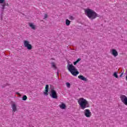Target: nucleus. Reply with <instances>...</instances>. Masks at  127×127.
<instances>
[{"label": "nucleus", "mask_w": 127, "mask_h": 127, "mask_svg": "<svg viewBox=\"0 0 127 127\" xmlns=\"http://www.w3.org/2000/svg\"><path fill=\"white\" fill-rule=\"evenodd\" d=\"M84 11L87 17H88V18L91 20H93V19H95L99 16V15L96 12V11L90 8L85 9Z\"/></svg>", "instance_id": "f257e3e1"}, {"label": "nucleus", "mask_w": 127, "mask_h": 127, "mask_svg": "<svg viewBox=\"0 0 127 127\" xmlns=\"http://www.w3.org/2000/svg\"><path fill=\"white\" fill-rule=\"evenodd\" d=\"M77 103L81 110H85V109H87V108H89L90 107V105H89V102L86 100V99L83 97L77 99Z\"/></svg>", "instance_id": "f03ea898"}, {"label": "nucleus", "mask_w": 127, "mask_h": 127, "mask_svg": "<svg viewBox=\"0 0 127 127\" xmlns=\"http://www.w3.org/2000/svg\"><path fill=\"white\" fill-rule=\"evenodd\" d=\"M67 70L72 74L73 76H77L79 74L78 69L72 64L67 65Z\"/></svg>", "instance_id": "7ed1b4c3"}, {"label": "nucleus", "mask_w": 127, "mask_h": 127, "mask_svg": "<svg viewBox=\"0 0 127 127\" xmlns=\"http://www.w3.org/2000/svg\"><path fill=\"white\" fill-rule=\"evenodd\" d=\"M23 44L24 47H26L28 50H31L32 49V45L30 44V42L27 40H24Z\"/></svg>", "instance_id": "20e7f679"}, {"label": "nucleus", "mask_w": 127, "mask_h": 127, "mask_svg": "<svg viewBox=\"0 0 127 127\" xmlns=\"http://www.w3.org/2000/svg\"><path fill=\"white\" fill-rule=\"evenodd\" d=\"M50 95L52 99H58V96L57 95V92L54 89H52L50 90Z\"/></svg>", "instance_id": "39448f33"}, {"label": "nucleus", "mask_w": 127, "mask_h": 127, "mask_svg": "<svg viewBox=\"0 0 127 127\" xmlns=\"http://www.w3.org/2000/svg\"><path fill=\"white\" fill-rule=\"evenodd\" d=\"M120 99L122 103L125 105V106H127V97L125 95H122L120 96Z\"/></svg>", "instance_id": "423d86ee"}, {"label": "nucleus", "mask_w": 127, "mask_h": 127, "mask_svg": "<svg viewBox=\"0 0 127 127\" xmlns=\"http://www.w3.org/2000/svg\"><path fill=\"white\" fill-rule=\"evenodd\" d=\"M84 115L86 118H91L92 117V112L89 109H85L84 111Z\"/></svg>", "instance_id": "0eeeda50"}, {"label": "nucleus", "mask_w": 127, "mask_h": 127, "mask_svg": "<svg viewBox=\"0 0 127 127\" xmlns=\"http://www.w3.org/2000/svg\"><path fill=\"white\" fill-rule=\"evenodd\" d=\"M5 0H0V4L1 5V9H4L5 8V5L8 6V3H4Z\"/></svg>", "instance_id": "6e6552de"}, {"label": "nucleus", "mask_w": 127, "mask_h": 127, "mask_svg": "<svg viewBox=\"0 0 127 127\" xmlns=\"http://www.w3.org/2000/svg\"><path fill=\"white\" fill-rule=\"evenodd\" d=\"M11 108L12 112H13V113H15V112H16V111H17V107H16V104H15V103H12Z\"/></svg>", "instance_id": "1a4fd4ad"}, {"label": "nucleus", "mask_w": 127, "mask_h": 127, "mask_svg": "<svg viewBox=\"0 0 127 127\" xmlns=\"http://www.w3.org/2000/svg\"><path fill=\"white\" fill-rule=\"evenodd\" d=\"M111 54L114 56V57H117L119 55L118 51L116 49H112L111 51Z\"/></svg>", "instance_id": "9d476101"}, {"label": "nucleus", "mask_w": 127, "mask_h": 127, "mask_svg": "<svg viewBox=\"0 0 127 127\" xmlns=\"http://www.w3.org/2000/svg\"><path fill=\"white\" fill-rule=\"evenodd\" d=\"M78 78V79H80V80H82V81H84L85 82H87L88 81L87 78L85 77V76L83 75H79Z\"/></svg>", "instance_id": "9b49d317"}, {"label": "nucleus", "mask_w": 127, "mask_h": 127, "mask_svg": "<svg viewBox=\"0 0 127 127\" xmlns=\"http://www.w3.org/2000/svg\"><path fill=\"white\" fill-rule=\"evenodd\" d=\"M49 89V85L47 84L45 87V92H44V95L48 96V89Z\"/></svg>", "instance_id": "f8f14e48"}, {"label": "nucleus", "mask_w": 127, "mask_h": 127, "mask_svg": "<svg viewBox=\"0 0 127 127\" xmlns=\"http://www.w3.org/2000/svg\"><path fill=\"white\" fill-rule=\"evenodd\" d=\"M29 25L30 27L32 28V29H34V30H35V29L36 28V26H35L34 24H33V23H29Z\"/></svg>", "instance_id": "ddd939ff"}, {"label": "nucleus", "mask_w": 127, "mask_h": 127, "mask_svg": "<svg viewBox=\"0 0 127 127\" xmlns=\"http://www.w3.org/2000/svg\"><path fill=\"white\" fill-rule=\"evenodd\" d=\"M59 107L60 109H62V110H64V109H66V105L64 103H62V105H60Z\"/></svg>", "instance_id": "4468645a"}, {"label": "nucleus", "mask_w": 127, "mask_h": 127, "mask_svg": "<svg viewBox=\"0 0 127 127\" xmlns=\"http://www.w3.org/2000/svg\"><path fill=\"white\" fill-rule=\"evenodd\" d=\"M70 23H71V21H70V20L68 19L65 20V24L67 25V26H69V25H70Z\"/></svg>", "instance_id": "2eb2a0df"}, {"label": "nucleus", "mask_w": 127, "mask_h": 127, "mask_svg": "<svg viewBox=\"0 0 127 127\" xmlns=\"http://www.w3.org/2000/svg\"><path fill=\"white\" fill-rule=\"evenodd\" d=\"M52 67L54 69H57V67H56V65H55V63L54 62L51 63Z\"/></svg>", "instance_id": "dca6fc26"}, {"label": "nucleus", "mask_w": 127, "mask_h": 127, "mask_svg": "<svg viewBox=\"0 0 127 127\" xmlns=\"http://www.w3.org/2000/svg\"><path fill=\"white\" fill-rule=\"evenodd\" d=\"M68 18L69 20H74V19H75V18H74V17L72 15L68 16Z\"/></svg>", "instance_id": "f3484780"}, {"label": "nucleus", "mask_w": 127, "mask_h": 127, "mask_svg": "<svg viewBox=\"0 0 127 127\" xmlns=\"http://www.w3.org/2000/svg\"><path fill=\"white\" fill-rule=\"evenodd\" d=\"M79 61H81V59H78L75 62L73 63V64L76 65L78 62H79Z\"/></svg>", "instance_id": "a211bd4d"}, {"label": "nucleus", "mask_w": 127, "mask_h": 127, "mask_svg": "<svg viewBox=\"0 0 127 127\" xmlns=\"http://www.w3.org/2000/svg\"><path fill=\"white\" fill-rule=\"evenodd\" d=\"M23 101H26L27 100V96L26 95H24L22 97Z\"/></svg>", "instance_id": "6ab92c4d"}, {"label": "nucleus", "mask_w": 127, "mask_h": 127, "mask_svg": "<svg viewBox=\"0 0 127 127\" xmlns=\"http://www.w3.org/2000/svg\"><path fill=\"white\" fill-rule=\"evenodd\" d=\"M113 76L114 77H115V78H119V75H118V73L117 72H114Z\"/></svg>", "instance_id": "aec40b11"}, {"label": "nucleus", "mask_w": 127, "mask_h": 127, "mask_svg": "<svg viewBox=\"0 0 127 127\" xmlns=\"http://www.w3.org/2000/svg\"><path fill=\"white\" fill-rule=\"evenodd\" d=\"M65 84H66V87H67V88H70V87H71V84H70V83H69V82H66Z\"/></svg>", "instance_id": "412c9836"}, {"label": "nucleus", "mask_w": 127, "mask_h": 127, "mask_svg": "<svg viewBox=\"0 0 127 127\" xmlns=\"http://www.w3.org/2000/svg\"><path fill=\"white\" fill-rule=\"evenodd\" d=\"M47 17H48V15H47V14H45L44 19L47 18Z\"/></svg>", "instance_id": "4be33fe9"}, {"label": "nucleus", "mask_w": 127, "mask_h": 127, "mask_svg": "<svg viewBox=\"0 0 127 127\" xmlns=\"http://www.w3.org/2000/svg\"><path fill=\"white\" fill-rule=\"evenodd\" d=\"M17 95H19V93L18 92L16 93Z\"/></svg>", "instance_id": "5701e85b"}]
</instances>
